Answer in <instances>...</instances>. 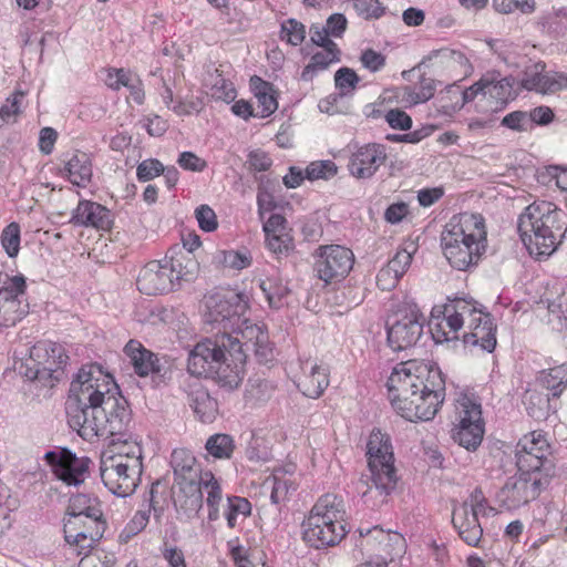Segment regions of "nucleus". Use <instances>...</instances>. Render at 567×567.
Returning <instances> with one entry per match:
<instances>
[{
	"instance_id": "52",
	"label": "nucleus",
	"mask_w": 567,
	"mask_h": 567,
	"mask_svg": "<svg viewBox=\"0 0 567 567\" xmlns=\"http://www.w3.org/2000/svg\"><path fill=\"white\" fill-rule=\"evenodd\" d=\"M267 248L278 257L288 256L293 250V238L288 231L266 235Z\"/></svg>"
},
{
	"instance_id": "37",
	"label": "nucleus",
	"mask_w": 567,
	"mask_h": 567,
	"mask_svg": "<svg viewBox=\"0 0 567 567\" xmlns=\"http://www.w3.org/2000/svg\"><path fill=\"white\" fill-rule=\"evenodd\" d=\"M550 319L557 321L558 330H567V280H556L551 297L546 299Z\"/></svg>"
},
{
	"instance_id": "25",
	"label": "nucleus",
	"mask_w": 567,
	"mask_h": 567,
	"mask_svg": "<svg viewBox=\"0 0 567 567\" xmlns=\"http://www.w3.org/2000/svg\"><path fill=\"white\" fill-rule=\"evenodd\" d=\"M545 68L543 62L526 68L520 79L522 87L543 95L554 94L565 89V74L546 72Z\"/></svg>"
},
{
	"instance_id": "21",
	"label": "nucleus",
	"mask_w": 567,
	"mask_h": 567,
	"mask_svg": "<svg viewBox=\"0 0 567 567\" xmlns=\"http://www.w3.org/2000/svg\"><path fill=\"white\" fill-rule=\"evenodd\" d=\"M44 458L59 480L74 486L85 481L91 463L89 457H78L68 449L49 451L45 453Z\"/></svg>"
},
{
	"instance_id": "22",
	"label": "nucleus",
	"mask_w": 567,
	"mask_h": 567,
	"mask_svg": "<svg viewBox=\"0 0 567 567\" xmlns=\"http://www.w3.org/2000/svg\"><path fill=\"white\" fill-rule=\"evenodd\" d=\"M388 158L386 147L381 143L353 145L349 157L348 169L359 179L371 178Z\"/></svg>"
},
{
	"instance_id": "57",
	"label": "nucleus",
	"mask_w": 567,
	"mask_h": 567,
	"mask_svg": "<svg viewBox=\"0 0 567 567\" xmlns=\"http://www.w3.org/2000/svg\"><path fill=\"white\" fill-rule=\"evenodd\" d=\"M450 92L457 93L461 96V100L455 102V107L462 109L466 103L474 101L478 95L484 97L483 78L465 90H461L460 86L453 84L450 86Z\"/></svg>"
},
{
	"instance_id": "3",
	"label": "nucleus",
	"mask_w": 567,
	"mask_h": 567,
	"mask_svg": "<svg viewBox=\"0 0 567 567\" xmlns=\"http://www.w3.org/2000/svg\"><path fill=\"white\" fill-rule=\"evenodd\" d=\"M246 353L240 340L227 334L198 342L190 351L187 370L192 375L212 378L226 390L237 389L245 375Z\"/></svg>"
},
{
	"instance_id": "36",
	"label": "nucleus",
	"mask_w": 567,
	"mask_h": 567,
	"mask_svg": "<svg viewBox=\"0 0 567 567\" xmlns=\"http://www.w3.org/2000/svg\"><path fill=\"white\" fill-rule=\"evenodd\" d=\"M250 86L257 100L256 117H268L278 109V101L274 85L255 75L250 79Z\"/></svg>"
},
{
	"instance_id": "56",
	"label": "nucleus",
	"mask_w": 567,
	"mask_h": 567,
	"mask_svg": "<svg viewBox=\"0 0 567 567\" xmlns=\"http://www.w3.org/2000/svg\"><path fill=\"white\" fill-rule=\"evenodd\" d=\"M382 529L379 526L373 527H363L360 526L358 528L359 539L355 542V546L360 548L361 551H367L370 555H375L378 557L379 542L373 538L374 530Z\"/></svg>"
},
{
	"instance_id": "53",
	"label": "nucleus",
	"mask_w": 567,
	"mask_h": 567,
	"mask_svg": "<svg viewBox=\"0 0 567 567\" xmlns=\"http://www.w3.org/2000/svg\"><path fill=\"white\" fill-rule=\"evenodd\" d=\"M24 93L22 91L13 92L0 107V117L6 123L17 122L18 115L22 112Z\"/></svg>"
},
{
	"instance_id": "35",
	"label": "nucleus",
	"mask_w": 567,
	"mask_h": 567,
	"mask_svg": "<svg viewBox=\"0 0 567 567\" xmlns=\"http://www.w3.org/2000/svg\"><path fill=\"white\" fill-rule=\"evenodd\" d=\"M373 538L379 542L375 561H384L386 567L390 561L405 553V538L398 532L375 529Z\"/></svg>"
},
{
	"instance_id": "8",
	"label": "nucleus",
	"mask_w": 567,
	"mask_h": 567,
	"mask_svg": "<svg viewBox=\"0 0 567 567\" xmlns=\"http://www.w3.org/2000/svg\"><path fill=\"white\" fill-rule=\"evenodd\" d=\"M343 501L334 494L322 495L302 523L303 539L317 549L339 544L347 534Z\"/></svg>"
},
{
	"instance_id": "50",
	"label": "nucleus",
	"mask_w": 567,
	"mask_h": 567,
	"mask_svg": "<svg viewBox=\"0 0 567 567\" xmlns=\"http://www.w3.org/2000/svg\"><path fill=\"white\" fill-rule=\"evenodd\" d=\"M209 94L214 100L230 103L236 99L237 92L234 84L221 74L214 76L209 89Z\"/></svg>"
},
{
	"instance_id": "42",
	"label": "nucleus",
	"mask_w": 567,
	"mask_h": 567,
	"mask_svg": "<svg viewBox=\"0 0 567 567\" xmlns=\"http://www.w3.org/2000/svg\"><path fill=\"white\" fill-rule=\"evenodd\" d=\"M484 424L455 425L453 440L467 451H475L482 443Z\"/></svg>"
},
{
	"instance_id": "30",
	"label": "nucleus",
	"mask_w": 567,
	"mask_h": 567,
	"mask_svg": "<svg viewBox=\"0 0 567 567\" xmlns=\"http://www.w3.org/2000/svg\"><path fill=\"white\" fill-rule=\"evenodd\" d=\"M452 523L460 538L471 547H478L483 528L472 509L466 506H457L453 509Z\"/></svg>"
},
{
	"instance_id": "43",
	"label": "nucleus",
	"mask_w": 567,
	"mask_h": 567,
	"mask_svg": "<svg viewBox=\"0 0 567 567\" xmlns=\"http://www.w3.org/2000/svg\"><path fill=\"white\" fill-rule=\"evenodd\" d=\"M214 261L224 268L243 270L251 266L252 256L249 250H218L214 255Z\"/></svg>"
},
{
	"instance_id": "39",
	"label": "nucleus",
	"mask_w": 567,
	"mask_h": 567,
	"mask_svg": "<svg viewBox=\"0 0 567 567\" xmlns=\"http://www.w3.org/2000/svg\"><path fill=\"white\" fill-rule=\"evenodd\" d=\"M456 425L484 424L482 405L474 394L461 393L455 401Z\"/></svg>"
},
{
	"instance_id": "26",
	"label": "nucleus",
	"mask_w": 567,
	"mask_h": 567,
	"mask_svg": "<svg viewBox=\"0 0 567 567\" xmlns=\"http://www.w3.org/2000/svg\"><path fill=\"white\" fill-rule=\"evenodd\" d=\"M301 375L298 378L299 390L308 398H319L329 385V367L317 360L300 362Z\"/></svg>"
},
{
	"instance_id": "38",
	"label": "nucleus",
	"mask_w": 567,
	"mask_h": 567,
	"mask_svg": "<svg viewBox=\"0 0 567 567\" xmlns=\"http://www.w3.org/2000/svg\"><path fill=\"white\" fill-rule=\"evenodd\" d=\"M422 63L443 68L450 72H456L465 69L468 64V60L461 51L442 48L440 50L432 51L423 59Z\"/></svg>"
},
{
	"instance_id": "15",
	"label": "nucleus",
	"mask_w": 567,
	"mask_h": 567,
	"mask_svg": "<svg viewBox=\"0 0 567 567\" xmlns=\"http://www.w3.org/2000/svg\"><path fill=\"white\" fill-rule=\"evenodd\" d=\"M433 370L439 369L411 360L396 364L386 381L389 400L393 409L399 403L408 401L413 392L426 384L427 380L432 379Z\"/></svg>"
},
{
	"instance_id": "61",
	"label": "nucleus",
	"mask_w": 567,
	"mask_h": 567,
	"mask_svg": "<svg viewBox=\"0 0 567 567\" xmlns=\"http://www.w3.org/2000/svg\"><path fill=\"white\" fill-rule=\"evenodd\" d=\"M164 172V165L156 158H148L141 162L136 168V176L140 182H148Z\"/></svg>"
},
{
	"instance_id": "28",
	"label": "nucleus",
	"mask_w": 567,
	"mask_h": 567,
	"mask_svg": "<svg viewBox=\"0 0 567 567\" xmlns=\"http://www.w3.org/2000/svg\"><path fill=\"white\" fill-rule=\"evenodd\" d=\"M199 493L195 491H187L190 494V506L193 508H200L203 504V493L206 494V504L208 507V520L215 522L219 519V504L223 498V491L219 482L209 471L203 472L197 481Z\"/></svg>"
},
{
	"instance_id": "58",
	"label": "nucleus",
	"mask_w": 567,
	"mask_h": 567,
	"mask_svg": "<svg viewBox=\"0 0 567 567\" xmlns=\"http://www.w3.org/2000/svg\"><path fill=\"white\" fill-rule=\"evenodd\" d=\"M134 75L130 70L123 68H110L106 70L104 82L111 90L118 91L121 87H125Z\"/></svg>"
},
{
	"instance_id": "17",
	"label": "nucleus",
	"mask_w": 567,
	"mask_h": 567,
	"mask_svg": "<svg viewBox=\"0 0 567 567\" xmlns=\"http://www.w3.org/2000/svg\"><path fill=\"white\" fill-rule=\"evenodd\" d=\"M313 257V270L324 285L342 281L350 274L354 264L352 250L340 245L319 246Z\"/></svg>"
},
{
	"instance_id": "4",
	"label": "nucleus",
	"mask_w": 567,
	"mask_h": 567,
	"mask_svg": "<svg viewBox=\"0 0 567 567\" xmlns=\"http://www.w3.org/2000/svg\"><path fill=\"white\" fill-rule=\"evenodd\" d=\"M518 233L530 256L546 259L561 244L567 231V215L556 204L535 200L518 217Z\"/></svg>"
},
{
	"instance_id": "62",
	"label": "nucleus",
	"mask_w": 567,
	"mask_h": 567,
	"mask_svg": "<svg viewBox=\"0 0 567 567\" xmlns=\"http://www.w3.org/2000/svg\"><path fill=\"white\" fill-rule=\"evenodd\" d=\"M195 217L202 230L210 233L217 229V216L208 205H200L195 209Z\"/></svg>"
},
{
	"instance_id": "16",
	"label": "nucleus",
	"mask_w": 567,
	"mask_h": 567,
	"mask_svg": "<svg viewBox=\"0 0 567 567\" xmlns=\"http://www.w3.org/2000/svg\"><path fill=\"white\" fill-rule=\"evenodd\" d=\"M143 470L137 468L135 460L101 456L100 476L104 486L118 497L132 495L141 482Z\"/></svg>"
},
{
	"instance_id": "5",
	"label": "nucleus",
	"mask_w": 567,
	"mask_h": 567,
	"mask_svg": "<svg viewBox=\"0 0 567 567\" xmlns=\"http://www.w3.org/2000/svg\"><path fill=\"white\" fill-rule=\"evenodd\" d=\"M440 243L452 268L466 271L476 267L487 248L484 217L474 213L452 216L441 233Z\"/></svg>"
},
{
	"instance_id": "10",
	"label": "nucleus",
	"mask_w": 567,
	"mask_h": 567,
	"mask_svg": "<svg viewBox=\"0 0 567 567\" xmlns=\"http://www.w3.org/2000/svg\"><path fill=\"white\" fill-rule=\"evenodd\" d=\"M205 307L204 321L212 331L216 330L215 336L227 334L231 338L230 331L249 311V298L234 290L217 291L206 297Z\"/></svg>"
},
{
	"instance_id": "46",
	"label": "nucleus",
	"mask_w": 567,
	"mask_h": 567,
	"mask_svg": "<svg viewBox=\"0 0 567 567\" xmlns=\"http://www.w3.org/2000/svg\"><path fill=\"white\" fill-rule=\"evenodd\" d=\"M157 485H158V483L152 484L150 492H148V497L145 498L144 504L142 505V508H140L135 513L133 518L127 524L126 528L128 529L130 533L137 534V533L142 532L147 526V524L150 522V515H151L152 509L156 511V507L154 505V496L156 493Z\"/></svg>"
},
{
	"instance_id": "51",
	"label": "nucleus",
	"mask_w": 567,
	"mask_h": 567,
	"mask_svg": "<svg viewBox=\"0 0 567 567\" xmlns=\"http://www.w3.org/2000/svg\"><path fill=\"white\" fill-rule=\"evenodd\" d=\"M338 167L333 161H315L305 169L306 178L309 181L329 179L337 175Z\"/></svg>"
},
{
	"instance_id": "2",
	"label": "nucleus",
	"mask_w": 567,
	"mask_h": 567,
	"mask_svg": "<svg viewBox=\"0 0 567 567\" xmlns=\"http://www.w3.org/2000/svg\"><path fill=\"white\" fill-rule=\"evenodd\" d=\"M112 388V375L99 367L80 369L71 382L65 413L70 427L86 441L100 436L105 394Z\"/></svg>"
},
{
	"instance_id": "24",
	"label": "nucleus",
	"mask_w": 567,
	"mask_h": 567,
	"mask_svg": "<svg viewBox=\"0 0 567 567\" xmlns=\"http://www.w3.org/2000/svg\"><path fill=\"white\" fill-rule=\"evenodd\" d=\"M59 175L72 185L85 188L93 177L92 154L83 151L64 153L60 159Z\"/></svg>"
},
{
	"instance_id": "9",
	"label": "nucleus",
	"mask_w": 567,
	"mask_h": 567,
	"mask_svg": "<svg viewBox=\"0 0 567 567\" xmlns=\"http://www.w3.org/2000/svg\"><path fill=\"white\" fill-rule=\"evenodd\" d=\"M197 270L198 264L194 258L167 252L163 259L152 260L140 270L137 289L148 296L168 292L178 288L182 281L193 280Z\"/></svg>"
},
{
	"instance_id": "6",
	"label": "nucleus",
	"mask_w": 567,
	"mask_h": 567,
	"mask_svg": "<svg viewBox=\"0 0 567 567\" xmlns=\"http://www.w3.org/2000/svg\"><path fill=\"white\" fill-rule=\"evenodd\" d=\"M101 504L96 497L87 494L73 495L69 501L64 517V538L70 546L82 554L103 537L105 522Z\"/></svg>"
},
{
	"instance_id": "60",
	"label": "nucleus",
	"mask_w": 567,
	"mask_h": 567,
	"mask_svg": "<svg viewBox=\"0 0 567 567\" xmlns=\"http://www.w3.org/2000/svg\"><path fill=\"white\" fill-rule=\"evenodd\" d=\"M412 262V251L399 249L395 255L389 260L386 267L394 272L399 278H402L408 271Z\"/></svg>"
},
{
	"instance_id": "59",
	"label": "nucleus",
	"mask_w": 567,
	"mask_h": 567,
	"mask_svg": "<svg viewBox=\"0 0 567 567\" xmlns=\"http://www.w3.org/2000/svg\"><path fill=\"white\" fill-rule=\"evenodd\" d=\"M340 54L341 52L337 43H329L327 48H322L321 51L313 53L310 60L316 65L328 69L332 63L340 61Z\"/></svg>"
},
{
	"instance_id": "34",
	"label": "nucleus",
	"mask_w": 567,
	"mask_h": 567,
	"mask_svg": "<svg viewBox=\"0 0 567 567\" xmlns=\"http://www.w3.org/2000/svg\"><path fill=\"white\" fill-rule=\"evenodd\" d=\"M187 402L195 416L203 423H212L218 414L217 401L200 384L190 386Z\"/></svg>"
},
{
	"instance_id": "33",
	"label": "nucleus",
	"mask_w": 567,
	"mask_h": 567,
	"mask_svg": "<svg viewBox=\"0 0 567 567\" xmlns=\"http://www.w3.org/2000/svg\"><path fill=\"white\" fill-rule=\"evenodd\" d=\"M124 353L130 359L134 371L140 377L161 372L159 359L147 350L140 341L130 340L124 347Z\"/></svg>"
},
{
	"instance_id": "48",
	"label": "nucleus",
	"mask_w": 567,
	"mask_h": 567,
	"mask_svg": "<svg viewBox=\"0 0 567 567\" xmlns=\"http://www.w3.org/2000/svg\"><path fill=\"white\" fill-rule=\"evenodd\" d=\"M1 245L10 258L18 256L21 243L20 225L16 221L7 225L1 233Z\"/></svg>"
},
{
	"instance_id": "64",
	"label": "nucleus",
	"mask_w": 567,
	"mask_h": 567,
	"mask_svg": "<svg viewBox=\"0 0 567 567\" xmlns=\"http://www.w3.org/2000/svg\"><path fill=\"white\" fill-rule=\"evenodd\" d=\"M524 404L526 405L527 413L532 417H540L544 408L549 404V398H545L537 392L528 391L525 394Z\"/></svg>"
},
{
	"instance_id": "63",
	"label": "nucleus",
	"mask_w": 567,
	"mask_h": 567,
	"mask_svg": "<svg viewBox=\"0 0 567 567\" xmlns=\"http://www.w3.org/2000/svg\"><path fill=\"white\" fill-rule=\"evenodd\" d=\"M502 125L517 132H524L530 128V117L527 112L514 111L505 115Z\"/></svg>"
},
{
	"instance_id": "1",
	"label": "nucleus",
	"mask_w": 567,
	"mask_h": 567,
	"mask_svg": "<svg viewBox=\"0 0 567 567\" xmlns=\"http://www.w3.org/2000/svg\"><path fill=\"white\" fill-rule=\"evenodd\" d=\"M466 323L470 331L463 336L466 346H478L492 352L496 347L495 327L489 313L472 298H449L431 311L430 330L436 342L457 339V332Z\"/></svg>"
},
{
	"instance_id": "13",
	"label": "nucleus",
	"mask_w": 567,
	"mask_h": 567,
	"mask_svg": "<svg viewBox=\"0 0 567 567\" xmlns=\"http://www.w3.org/2000/svg\"><path fill=\"white\" fill-rule=\"evenodd\" d=\"M444 380L440 370H433L432 379L410 395L408 401L399 403L394 410L410 422L432 420L443 403Z\"/></svg>"
},
{
	"instance_id": "27",
	"label": "nucleus",
	"mask_w": 567,
	"mask_h": 567,
	"mask_svg": "<svg viewBox=\"0 0 567 567\" xmlns=\"http://www.w3.org/2000/svg\"><path fill=\"white\" fill-rule=\"evenodd\" d=\"M71 223L75 226L92 227L97 230H110L114 223L112 212L105 206L82 199L72 213Z\"/></svg>"
},
{
	"instance_id": "23",
	"label": "nucleus",
	"mask_w": 567,
	"mask_h": 567,
	"mask_svg": "<svg viewBox=\"0 0 567 567\" xmlns=\"http://www.w3.org/2000/svg\"><path fill=\"white\" fill-rule=\"evenodd\" d=\"M231 339H239L243 350H252L260 361H269L272 358V347L269 342L268 332L265 327L254 323L245 315L238 322L236 329L230 331Z\"/></svg>"
},
{
	"instance_id": "45",
	"label": "nucleus",
	"mask_w": 567,
	"mask_h": 567,
	"mask_svg": "<svg viewBox=\"0 0 567 567\" xmlns=\"http://www.w3.org/2000/svg\"><path fill=\"white\" fill-rule=\"evenodd\" d=\"M259 286L270 307L280 308L282 306V300L288 295V287L279 276L267 277L260 281Z\"/></svg>"
},
{
	"instance_id": "49",
	"label": "nucleus",
	"mask_w": 567,
	"mask_h": 567,
	"mask_svg": "<svg viewBox=\"0 0 567 567\" xmlns=\"http://www.w3.org/2000/svg\"><path fill=\"white\" fill-rule=\"evenodd\" d=\"M357 14L364 20H378L386 12L380 0H350Z\"/></svg>"
},
{
	"instance_id": "7",
	"label": "nucleus",
	"mask_w": 567,
	"mask_h": 567,
	"mask_svg": "<svg viewBox=\"0 0 567 567\" xmlns=\"http://www.w3.org/2000/svg\"><path fill=\"white\" fill-rule=\"evenodd\" d=\"M367 455L371 485L363 497L372 507H379L388 502L399 481L390 437L380 430H373L367 443Z\"/></svg>"
},
{
	"instance_id": "19",
	"label": "nucleus",
	"mask_w": 567,
	"mask_h": 567,
	"mask_svg": "<svg viewBox=\"0 0 567 567\" xmlns=\"http://www.w3.org/2000/svg\"><path fill=\"white\" fill-rule=\"evenodd\" d=\"M132 411L112 378V388L105 394L100 436L109 439L132 433Z\"/></svg>"
},
{
	"instance_id": "32",
	"label": "nucleus",
	"mask_w": 567,
	"mask_h": 567,
	"mask_svg": "<svg viewBox=\"0 0 567 567\" xmlns=\"http://www.w3.org/2000/svg\"><path fill=\"white\" fill-rule=\"evenodd\" d=\"M101 456H109L112 458H133L137 464V468L143 470V450L140 441L132 433L128 435H118L110 439L107 447L102 452Z\"/></svg>"
},
{
	"instance_id": "54",
	"label": "nucleus",
	"mask_w": 567,
	"mask_h": 567,
	"mask_svg": "<svg viewBox=\"0 0 567 567\" xmlns=\"http://www.w3.org/2000/svg\"><path fill=\"white\" fill-rule=\"evenodd\" d=\"M306 38V27L296 19H288L281 24V39L291 45H299Z\"/></svg>"
},
{
	"instance_id": "47",
	"label": "nucleus",
	"mask_w": 567,
	"mask_h": 567,
	"mask_svg": "<svg viewBox=\"0 0 567 567\" xmlns=\"http://www.w3.org/2000/svg\"><path fill=\"white\" fill-rule=\"evenodd\" d=\"M436 91V82L431 78H422L419 84L409 87L406 92V102L420 104L429 101Z\"/></svg>"
},
{
	"instance_id": "44",
	"label": "nucleus",
	"mask_w": 567,
	"mask_h": 567,
	"mask_svg": "<svg viewBox=\"0 0 567 567\" xmlns=\"http://www.w3.org/2000/svg\"><path fill=\"white\" fill-rule=\"evenodd\" d=\"M235 447L236 444L233 436L225 433L213 434L205 443V449L208 455L218 460L230 458Z\"/></svg>"
},
{
	"instance_id": "14",
	"label": "nucleus",
	"mask_w": 567,
	"mask_h": 567,
	"mask_svg": "<svg viewBox=\"0 0 567 567\" xmlns=\"http://www.w3.org/2000/svg\"><path fill=\"white\" fill-rule=\"evenodd\" d=\"M550 482L537 474L517 468V472L507 477L497 492L496 501L503 509H518L535 501L549 486Z\"/></svg>"
},
{
	"instance_id": "41",
	"label": "nucleus",
	"mask_w": 567,
	"mask_h": 567,
	"mask_svg": "<svg viewBox=\"0 0 567 567\" xmlns=\"http://www.w3.org/2000/svg\"><path fill=\"white\" fill-rule=\"evenodd\" d=\"M251 515L250 502L241 496H228L224 507V517L229 528H236L240 522Z\"/></svg>"
},
{
	"instance_id": "18",
	"label": "nucleus",
	"mask_w": 567,
	"mask_h": 567,
	"mask_svg": "<svg viewBox=\"0 0 567 567\" xmlns=\"http://www.w3.org/2000/svg\"><path fill=\"white\" fill-rule=\"evenodd\" d=\"M424 318L416 310H398L388 318V344L393 351L405 350L421 338Z\"/></svg>"
},
{
	"instance_id": "12",
	"label": "nucleus",
	"mask_w": 567,
	"mask_h": 567,
	"mask_svg": "<svg viewBox=\"0 0 567 567\" xmlns=\"http://www.w3.org/2000/svg\"><path fill=\"white\" fill-rule=\"evenodd\" d=\"M551 454L553 449L546 434L542 431L529 432L516 444V466L519 471L530 472L551 481L555 475Z\"/></svg>"
},
{
	"instance_id": "55",
	"label": "nucleus",
	"mask_w": 567,
	"mask_h": 567,
	"mask_svg": "<svg viewBox=\"0 0 567 567\" xmlns=\"http://www.w3.org/2000/svg\"><path fill=\"white\" fill-rule=\"evenodd\" d=\"M359 81L358 74L350 68H341L334 74L336 87L340 91L341 95L351 93Z\"/></svg>"
},
{
	"instance_id": "31",
	"label": "nucleus",
	"mask_w": 567,
	"mask_h": 567,
	"mask_svg": "<svg viewBox=\"0 0 567 567\" xmlns=\"http://www.w3.org/2000/svg\"><path fill=\"white\" fill-rule=\"evenodd\" d=\"M483 82L484 99L489 101L492 112L503 110L514 99L512 78H499V74L489 73L483 76Z\"/></svg>"
},
{
	"instance_id": "40",
	"label": "nucleus",
	"mask_w": 567,
	"mask_h": 567,
	"mask_svg": "<svg viewBox=\"0 0 567 567\" xmlns=\"http://www.w3.org/2000/svg\"><path fill=\"white\" fill-rule=\"evenodd\" d=\"M539 381L553 398H559L567 389V362L542 371Z\"/></svg>"
},
{
	"instance_id": "20",
	"label": "nucleus",
	"mask_w": 567,
	"mask_h": 567,
	"mask_svg": "<svg viewBox=\"0 0 567 567\" xmlns=\"http://www.w3.org/2000/svg\"><path fill=\"white\" fill-rule=\"evenodd\" d=\"M0 326L11 327L22 320L25 310L21 307V297L27 290L25 277L21 274L9 276L0 274Z\"/></svg>"
},
{
	"instance_id": "11",
	"label": "nucleus",
	"mask_w": 567,
	"mask_h": 567,
	"mask_svg": "<svg viewBox=\"0 0 567 567\" xmlns=\"http://www.w3.org/2000/svg\"><path fill=\"white\" fill-rule=\"evenodd\" d=\"M68 361L69 355L62 344L42 340L31 347L29 357L20 369L27 379L52 386L60 380Z\"/></svg>"
},
{
	"instance_id": "29",
	"label": "nucleus",
	"mask_w": 567,
	"mask_h": 567,
	"mask_svg": "<svg viewBox=\"0 0 567 567\" xmlns=\"http://www.w3.org/2000/svg\"><path fill=\"white\" fill-rule=\"evenodd\" d=\"M171 465L175 482L184 492L195 491L199 493L197 481L202 472L196 465L193 453L186 449H175L171 456Z\"/></svg>"
}]
</instances>
